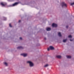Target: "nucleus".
I'll return each instance as SVG.
<instances>
[{
    "label": "nucleus",
    "mask_w": 74,
    "mask_h": 74,
    "mask_svg": "<svg viewBox=\"0 0 74 74\" xmlns=\"http://www.w3.org/2000/svg\"><path fill=\"white\" fill-rule=\"evenodd\" d=\"M19 4V2H15L14 3L12 4V5H8L7 3L5 2H1L0 3V5L2 7H5L6 6V7H14V6H15V5H17V4Z\"/></svg>",
    "instance_id": "f257e3e1"
},
{
    "label": "nucleus",
    "mask_w": 74,
    "mask_h": 74,
    "mask_svg": "<svg viewBox=\"0 0 74 74\" xmlns=\"http://www.w3.org/2000/svg\"><path fill=\"white\" fill-rule=\"evenodd\" d=\"M27 63L29 64L30 67H33L34 66V64L32 61H28L27 62Z\"/></svg>",
    "instance_id": "f03ea898"
},
{
    "label": "nucleus",
    "mask_w": 74,
    "mask_h": 74,
    "mask_svg": "<svg viewBox=\"0 0 74 74\" xmlns=\"http://www.w3.org/2000/svg\"><path fill=\"white\" fill-rule=\"evenodd\" d=\"M62 8H63V7H67V4L65 3L64 2H62Z\"/></svg>",
    "instance_id": "7ed1b4c3"
},
{
    "label": "nucleus",
    "mask_w": 74,
    "mask_h": 74,
    "mask_svg": "<svg viewBox=\"0 0 74 74\" xmlns=\"http://www.w3.org/2000/svg\"><path fill=\"white\" fill-rule=\"evenodd\" d=\"M52 26L53 27H56L58 26V25L56 24L53 23L52 24Z\"/></svg>",
    "instance_id": "20e7f679"
},
{
    "label": "nucleus",
    "mask_w": 74,
    "mask_h": 74,
    "mask_svg": "<svg viewBox=\"0 0 74 74\" xmlns=\"http://www.w3.org/2000/svg\"><path fill=\"white\" fill-rule=\"evenodd\" d=\"M21 55H22L24 57H26L27 55V54L25 53H23L21 54Z\"/></svg>",
    "instance_id": "39448f33"
},
{
    "label": "nucleus",
    "mask_w": 74,
    "mask_h": 74,
    "mask_svg": "<svg viewBox=\"0 0 74 74\" xmlns=\"http://www.w3.org/2000/svg\"><path fill=\"white\" fill-rule=\"evenodd\" d=\"M17 49H23V47L22 46H19L17 47Z\"/></svg>",
    "instance_id": "423d86ee"
},
{
    "label": "nucleus",
    "mask_w": 74,
    "mask_h": 74,
    "mask_svg": "<svg viewBox=\"0 0 74 74\" xmlns=\"http://www.w3.org/2000/svg\"><path fill=\"white\" fill-rule=\"evenodd\" d=\"M50 50H53L54 49V47L51 46L49 47Z\"/></svg>",
    "instance_id": "0eeeda50"
},
{
    "label": "nucleus",
    "mask_w": 74,
    "mask_h": 74,
    "mask_svg": "<svg viewBox=\"0 0 74 74\" xmlns=\"http://www.w3.org/2000/svg\"><path fill=\"white\" fill-rule=\"evenodd\" d=\"M51 28L49 27H47L46 29V30L47 31H50V30H51Z\"/></svg>",
    "instance_id": "6e6552de"
},
{
    "label": "nucleus",
    "mask_w": 74,
    "mask_h": 74,
    "mask_svg": "<svg viewBox=\"0 0 74 74\" xmlns=\"http://www.w3.org/2000/svg\"><path fill=\"white\" fill-rule=\"evenodd\" d=\"M56 58H59V59H60V58H62V56H56Z\"/></svg>",
    "instance_id": "1a4fd4ad"
},
{
    "label": "nucleus",
    "mask_w": 74,
    "mask_h": 74,
    "mask_svg": "<svg viewBox=\"0 0 74 74\" xmlns=\"http://www.w3.org/2000/svg\"><path fill=\"white\" fill-rule=\"evenodd\" d=\"M66 57L68 59H71V56H66Z\"/></svg>",
    "instance_id": "9d476101"
},
{
    "label": "nucleus",
    "mask_w": 74,
    "mask_h": 74,
    "mask_svg": "<svg viewBox=\"0 0 74 74\" xmlns=\"http://www.w3.org/2000/svg\"><path fill=\"white\" fill-rule=\"evenodd\" d=\"M58 34L59 37H62V35L61 34V33L60 32H59Z\"/></svg>",
    "instance_id": "9b49d317"
},
{
    "label": "nucleus",
    "mask_w": 74,
    "mask_h": 74,
    "mask_svg": "<svg viewBox=\"0 0 74 74\" xmlns=\"http://www.w3.org/2000/svg\"><path fill=\"white\" fill-rule=\"evenodd\" d=\"M67 39H63V42H66V41H67Z\"/></svg>",
    "instance_id": "f8f14e48"
},
{
    "label": "nucleus",
    "mask_w": 74,
    "mask_h": 74,
    "mask_svg": "<svg viewBox=\"0 0 74 74\" xmlns=\"http://www.w3.org/2000/svg\"><path fill=\"white\" fill-rule=\"evenodd\" d=\"M4 64L6 66H7L8 65V64H7V63L6 62H5L4 63Z\"/></svg>",
    "instance_id": "ddd939ff"
},
{
    "label": "nucleus",
    "mask_w": 74,
    "mask_h": 74,
    "mask_svg": "<svg viewBox=\"0 0 74 74\" xmlns=\"http://www.w3.org/2000/svg\"><path fill=\"white\" fill-rule=\"evenodd\" d=\"M69 38H72V36L71 35H70L68 36Z\"/></svg>",
    "instance_id": "4468645a"
},
{
    "label": "nucleus",
    "mask_w": 74,
    "mask_h": 74,
    "mask_svg": "<svg viewBox=\"0 0 74 74\" xmlns=\"http://www.w3.org/2000/svg\"><path fill=\"white\" fill-rule=\"evenodd\" d=\"M3 18L4 21H6L7 20V18L3 17Z\"/></svg>",
    "instance_id": "2eb2a0df"
},
{
    "label": "nucleus",
    "mask_w": 74,
    "mask_h": 74,
    "mask_svg": "<svg viewBox=\"0 0 74 74\" xmlns=\"http://www.w3.org/2000/svg\"><path fill=\"white\" fill-rule=\"evenodd\" d=\"M48 66V64H47L44 66V67H46Z\"/></svg>",
    "instance_id": "dca6fc26"
},
{
    "label": "nucleus",
    "mask_w": 74,
    "mask_h": 74,
    "mask_svg": "<svg viewBox=\"0 0 74 74\" xmlns=\"http://www.w3.org/2000/svg\"><path fill=\"white\" fill-rule=\"evenodd\" d=\"M9 26H10V27H12V25H11V24H9Z\"/></svg>",
    "instance_id": "f3484780"
},
{
    "label": "nucleus",
    "mask_w": 74,
    "mask_h": 74,
    "mask_svg": "<svg viewBox=\"0 0 74 74\" xmlns=\"http://www.w3.org/2000/svg\"><path fill=\"white\" fill-rule=\"evenodd\" d=\"M51 50V49H50V47H49V48H47V50L48 51H49V50Z\"/></svg>",
    "instance_id": "a211bd4d"
},
{
    "label": "nucleus",
    "mask_w": 74,
    "mask_h": 74,
    "mask_svg": "<svg viewBox=\"0 0 74 74\" xmlns=\"http://www.w3.org/2000/svg\"><path fill=\"white\" fill-rule=\"evenodd\" d=\"M68 27H69V26L66 25V29H68Z\"/></svg>",
    "instance_id": "6ab92c4d"
},
{
    "label": "nucleus",
    "mask_w": 74,
    "mask_h": 74,
    "mask_svg": "<svg viewBox=\"0 0 74 74\" xmlns=\"http://www.w3.org/2000/svg\"><path fill=\"white\" fill-rule=\"evenodd\" d=\"M20 40H22V37H20Z\"/></svg>",
    "instance_id": "aec40b11"
},
{
    "label": "nucleus",
    "mask_w": 74,
    "mask_h": 74,
    "mask_svg": "<svg viewBox=\"0 0 74 74\" xmlns=\"http://www.w3.org/2000/svg\"><path fill=\"white\" fill-rule=\"evenodd\" d=\"M44 40H47V38H44Z\"/></svg>",
    "instance_id": "412c9836"
},
{
    "label": "nucleus",
    "mask_w": 74,
    "mask_h": 74,
    "mask_svg": "<svg viewBox=\"0 0 74 74\" xmlns=\"http://www.w3.org/2000/svg\"><path fill=\"white\" fill-rule=\"evenodd\" d=\"M21 21L20 20H19L18 21L19 23H20V22H21Z\"/></svg>",
    "instance_id": "4be33fe9"
},
{
    "label": "nucleus",
    "mask_w": 74,
    "mask_h": 74,
    "mask_svg": "<svg viewBox=\"0 0 74 74\" xmlns=\"http://www.w3.org/2000/svg\"><path fill=\"white\" fill-rule=\"evenodd\" d=\"M70 41H72L73 40L70 39Z\"/></svg>",
    "instance_id": "5701e85b"
},
{
    "label": "nucleus",
    "mask_w": 74,
    "mask_h": 74,
    "mask_svg": "<svg viewBox=\"0 0 74 74\" xmlns=\"http://www.w3.org/2000/svg\"><path fill=\"white\" fill-rule=\"evenodd\" d=\"M8 1H12L10 0H8Z\"/></svg>",
    "instance_id": "b1692460"
},
{
    "label": "nucleus",
    "mask_w": 74,
    "mask_h": 74,
    "mask_svg": "<svg viewBox=\"0 0 74 74\" xmlns=\"http://www.w3.org/2000/svg\"><path fill=\"white\" fill-rule=\"evenodd\" d=\"M38 46H39V45H40L39 44H38Z\"/></svg>",
    "instance_id": "393cba45"
},
{
    "label": "nucleus",
    "mask_w": 74,
    "mask_h": 74,
    "mask_svg": "<svg viewBox=\"0 0 74 74\" xmlns=\"http://www.w3.org/2000/svg\"><path fill=\"white\" fill-rule=\"evenodd\" d=\"M38 33H39V31H38Z\"/></svg>",
    "instance_id": "a878e982"
}]
</instances>
